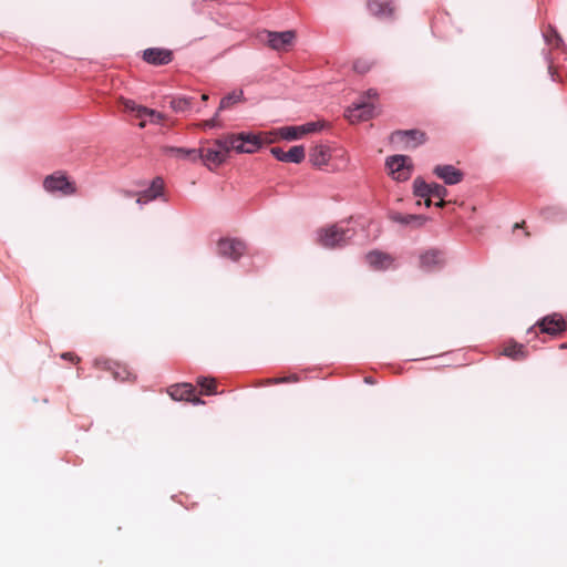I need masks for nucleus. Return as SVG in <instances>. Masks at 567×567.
Returning a JSON list of instances; mask_svg holds the SVG:
<instances>
[{"mask_svg": "<svg viewBox=\"0 0 567 567\" xmlns=\"http://www.w3.org/2000/svg\"><path fill=\"white\" fill-rule=\"evenodd\" d=\"M355 235L349 221H340L317 230V243L324 248H339L347 245Z\"/></svg>", "mask_w": 567, "mask_h": 567, "instance_id": "nucleus-1", "label": "nucleus"}, {"mask_svg": "<svg viewBox=\"0 0 567 567\" xmlns=\"http://www.w3.org/2000/svg\"><path fill=\"white\" fill-rule=\"evenodd\" d=\"M227 142L228 135L224 138L214 141L212 146L199 148V159L203 161L205 166L209 169H214L226 161L228 153L231 150L230 144Z\"/></svg>", "mask_w": 567, "mask_h": 567, "instance_id": "nucleus-2", "label": "nucleus"}, {"mask_svg": "<svg viewBox=\"0 0 567 567\" xmlns=\"http://www.w3.org/2000/svg\"><path fill=\"white\" fill-rule=\"evenodd\" d=\"M227 143L238 153H254L261 146L264 140L261 135L240 133L228 135Z\"/></svg>", "mask_w": 567, "mask_h": 567, "instance_id": "nucleus-3", "label": "nucleus"}, {"mask_svg": "<svg viewBox=\"0 0 567 567\" xmlns=\"http://www.w3.org/2000/svg\"><path fill=\"white\" fill-rule=\"evenodd\" d=\"M43 187L49 193L60 192L64 196L76 193L75 184L70 182L65 174L61 172L48 175L43 181Z\"/></svg>", "mask_w": 567, "mask_h": 567, "instance_id": "nucleus-4", "label": "nucleus"}, {"mask_svg": "<svg viewBox=\"0 0 567 567\" xmlns=\"http://www.w3.org/2000/svg\"><path fill=\"white\" fill-rule=\"evenodd\" d=\"M426 140L425 132L421 130H399L390 136L391 143L402 145L404 148H416L425 143Z\"/></svg>", "mask_w": 567, "mask_h": 567, "instance_id": "nucleus-5", "label": "nucleus"}, {"mask_svg": "<svg viewBox=\"0 0 567 567\" xmlns=\"http://www.w3.org/2000/svg\"><path fill=\"white\" fill-rule=\"evenodd\" d=\"M375 116V105L367 100H360L344 111V117L352 124L368 121Z\"/></svg>", "mask_w": 567, "mask_h": 567, "instance_id": "nucleus-6", "label": "nucleus"}, {"mask_svg": "<svg viewBox=\"0 0 567 567\" xmlns=\"http://www.w3.org/2000/svg\"><path fill=\"white\" fill-rule=\"evenodd\" d=\"M265 34L267 45L276 51H287L296 40V32L293 30L282 32L266 31Z\"/></svg>", "mask_w": 567, "mask_h": 567, "instance_id": "nucleus-7", "label": "nucleus"}, {"mask_svg": "<svg viewBox=\"0 0 567 567\" xmlns=\"http://www.w3.org/2000/svg\"><path fill=\"white\" fill-rule=\"evenodd\" d=\"M94 365L97 369L110 371L114 380L117 381H128L132 377H134L126 365L111 361L109 359L97 358L94 360Z\"/></svg>", "mask_w": 567, "mask_h": 567, "instance_id": "nucleus-8", "label": "nucleus"}, {"mask_svg": "<svg viewBox=\"0 0 567 567\" xmlns=\"http://www.w3.org/2000/svg\"><path fill=\"white\" fill-rule=\"evenodd\" d=\"M410 157L405 155H394L386 159V166L392 177L396 181H405L411 175V167L408 165Z\"/></svg>", "mask_w": 567, "mask_h": 567, "instance_id": "nucleus-9", "label": "nucleus"}, {"mask_svg": "<svg viewBox=\"0 0 567 567\" xmlns=\"http://www.w3.org/2000/svg\"><path fill=\"white\" fill-rule=\"evenodd\" d=\"M196 389L190 383H179L167 389L168 395L175 401H188L194 404L204 403L196 394Z\"/></svg>", "mask_w": 567, "mask_h": 567, "instance_id": "nucleus-10", "label": "nucleus"}, {"mask_svg": "<svg viewBox=\"0 0 567 567\" xmlns=\"http://www.w3.org/2000/svg\"><path fill=\"white\" fill-rule=\"evenodd\" d=\"M218 254L223 257L238 260L245 252L246 246L238 239H221L218 241Z\"/></svg>", "mask_w": 567, "mask_h": 567, "instance_id": "nucleus-11", "label": "nucleus"}, {"mask_svg": "<svg viewBox=\"0 0 567 567\" xmlns=\"http://www.w3.org/2000/svg\"><path fill=\"white\" fill-rule=\"evenodd\" d=\"M537 326L542 333L557 336L566 330L567 322L559 315H553L543 318Z\"/></svg>", "mask_w": 567, "mask_h": 567, "instance_id": "nucleus-12", "label": "nucleus"}, {"mask_svg": "<svg viewBox=\"0 0 567 567\" xmlns=\"http://www.w3.org/2000/svg\"><path fill=\"white\" fill-rule=\"evenodd\" d=\"M143 60L153 65H166L173 60V52L163 48H150L143 52Z\"/></svg>", "mask_w": 567, "mask_h": 567, "instance_id": "nucleus-13", "label": "nucleus"}, {"mask_svg": "<svg viewBox=\"0 0 567 567\" xmlns=\"http://www.w3.org/2000/svg\"><path fill=\"white\" fill-rule=\"evenodd\" d=\"M444 261V252L439 249H430L420 256V267L426 271L441 268Z\"/></svg>", "mask_w": 567, "mask_h": 567, "instance_id": "nucleus-14", "label": "nucleus"}, {"mask_svg": "<svg viewBox=\"0 0 567 567\" xmlns=\"http://www.w3.org/2000/svg\"><path fill=\"white\" fill-rule=\"evenodd\" d=\"M367 6L371 14L380 19L392 18L394 14L393 0H368Z\"/></svg>", "mask_w": 567, "mask_h": 567, "instance_id": "nucleus-15", "label": "nucleus"}, {"mask_svg": "<svg viewBox=\"0 0 567 567\" xmlns=\"http://www.w3.org/2000/svg\"><path fill=\"white\" fill-rule=\"evenodd\" d=\"M271 153L278 161L282 162L300 163L305 158V148L300 145L292 146L289 151H284L280 147H272Z\"/></svg>", "mask_w": 567, "mask_h": 567, "instance_id": "nucleus-16", "label": "nucleus"}, {"mask_svg": "<svg viewBox=\"0 0 567 567\" xmlns=\"http://www.w3.org/2000/svg\"><path fill=\"white\" fill-rule=\"evenodd\" d=\"M433 172L447 185H455L463 179V173L453 165H437Z\"/></svg>", "mask_w": 567, "mask_h": 567, "instance_id": "nucleus-17", "label": "nucleus"}, {"mask_svg": "<svg viewBox=\"0 0 567 567\" xmlns=\"http://www.w3.org/2000/svg\"><path fill=\"white\" fill-rule=\"evenodd\" d=\"M365 260L369 264V266L375 270L386 269L393 262L392 256L379 250H372L368 252L365 255Z\"/></svg>", "mask_w": 567, "mask_h": 567, "instance_id": "nucleus-18", "label": "nucleus"}, {"mask_svg": "<svg viewBox=\"0 0 567 567\" xmlns=\"http://www.w3.org/2000/svg\"><path fill=\"white\" fill-rule=\"evenodd\" d=\"M164 189V182L161 177H156L153 179L151 186L137 194V204H146L158 196L162 195Z\"/></svg>", "mask_w": 567, "mask_h": 567, "instance_id": "nucleus-19", "label": "nucleus"}, {"mask_svg": "<svg viewBox=\"0 0 567 567\" xmlns=\"http://www.w3.org/2000/svg\"><path fill=\"white\" fill-rule=\"evenodd\" d=\"M391 219L401 225L412 226L414 228L422 227L427 220V218L423 215H415V214L404 215V214H400V213L392 214Z\"/></svg>", "mask_w": 567, "mask_h": 567, "instance_id": "nucleus-20", "label": "nucleus"}, {"mask_svg": "<svg viewBox=\"0 0 567 567\" xmlns=\"http://www.w3.org/2000/svg\"><path fill=\"white\" fill-rule=\"evenodd\" d=\"M330 157V148L326 145H316L309 154L310 162L317 167L327 165Z\"/></svg>", "mask_w": 567, "mask_h": 567, "instance_id": "nucleus-21", "label": "nucleus"}, {"mask_svg": "<svg viewBox=\"0 0 567 567\" xmlns=\"http://www.w3.org/2000/svg\"><path fill=\"white\" fill-rule=\"evenodd\" d=\"M164 152L167 154H172L179 158H185L190 162H196L199 159V148H183V147H173V146H166L164 147Z\"/></svg>", "mask_w": 567, "mask_h": 567, "instance_id": "nucleus-22", "label": "nucleus"}, {"mask_svg": "<svg viewBox=\"0 0 567 567\" xmlns=\"http://www.w3.org/2000/svg\"><path fill=\"white\" fill-rule=\"evenodd\" d=\"M120 103L125 112L132 113L136 118L144 120L145 117H148V113H144L142 110L151 111V109L138 105L133 100L123 97L120 100Z\"/></svg>", "mask_w": 567, "mask_h": 567, "instance_id": "nucleus-23", "label": "nucleus"}, {"mask_svg": "<svg viewBox=\"0 0 567 567\" xmlns=\"http://www.w3.org/2000/svg\"><path fill=\"white\" fill-rule=\"evenodd\" d=\"M430 187L431 184L425 183L422 178H416L413 182L414 195L424 198L426 207H430L432 204V200L430 199Z\"/></svg>", "mask_w": 567, "mask_h": 567, "instance_id": "nucleus-24", "label": "nucleus"}, {"mask_svg": "<svg viewBox=\"0 0 567 567\" xmlns=\"http://www.w3.org/2000/svg\"><path fill=\"white\" fill-rule=\"evenodd\" d=\"M503 354L513 360H523L527 355L525 347L516 342L507 343L503 349Z\"/></svg>", "mask_w": 567, "mask_h": 567, "instance_id": "nucleus-25", "label": "nucleus"}, {"mask_svg": "<svg viewBox=\"0 0 567 567\" xmlns=\"http://www.w3.org/2000/svg\"><path fill=\"white\" fill-rule=\"evenodd\" d=\"M244 101V92L241 90L234 91L221 99L218 107V112L228 110L235 104Z\"/></svg>", "mask_w": 567, "mask_h": 567, "instance_id": "nucleus-26", "label": "nucleus"}, {"mask_svg": "<svg viewBox=\"0 0 567 567\" xmlns=\"http://www.w3.org/2000/svg\"><path fill=\"white\" fill-rule=\"evenodd\" d=\"M197 385L200 386L202 394L212 395L216 393V379L210 377H198L196 380Z\"/></svg>", "mask_w": 567, "mask_h": 567, "instance_id": "nucleus-27", "label": "nucleus"}, {"mask_svg": "<svg viewBox=\"0 0 567 567\" xmlns=\"http://www.w3.org/2000/svg\"><path fill=\"white\" fill-rule=\"evenodd\" d=\"M169 104H171V107L175 112H178V113L186 112V111H189L192 109L193 99L192 97H187V96H178V97L172 99Z\"/></svg>", "mask_w": 567, "mask_h": 567, "instance_id": "nucleus-28", "label": "nucleus"}, {"mask_svg": "<svg viewBox=\"0 0 567 567\" xmlns=\"http://www.w3.org/2000/svg\"><path fill=\"white\" fill-rule=\"evenodd\" d=\"M373 65V61L368 58H358L353 63V70L358 73L364 74Z\"/></svg>", "mask_w": 567, "mask_h": 567, "instance_id": "nucleus-29", "label": "nucleus"}, {"mask_svg": "<svg viewBox=\"0 0 567 567\" xmlns=\"http://www.w3.org/2000/svg\"><path fill=\"white\" fill-rule=\"evenodd\" d=\"M446 195H447V189L444 186L436 184V183L431 184L430 198L435 197V198L442 199Z\"/></svg>", "mask_w": 567, "mask_h": 567, "instance_id": "nucleus-30", "label": "nucleus"}, {"mask_svg": "<svg viewBox=\"0 0 567 567\" xmlns=\"http://www.w3.org/2000/svg\"><path fill=\"white\" fill-rule=\"evenodd\" d=\"M280 135L286 140H296L302 134L300 133V127H282Z\"/></svg>", "mask_w": 567, "mask_h": 567, "instance_id": "nucleus-31", "label": "nucleus"}, {"mask_svg": "<svg viewBox=\"0 0 567 567\" xmlns=\"http://www.w3.org/2000/svg\"><path fill=\"white\" fill-rule=\"evenodd\" d=\"M299 379L296 374H292L287 378H272V379H266L262 384L270 385V384H279L282 382H297Z\"/></svg>", "mask_w": 567, "mask_h": 567, "instance_id": "nucleus-32", "label": "nucleus"}, {"mask_svg": "<svg viewBox=\"0 0 567 567\" xmlns=\"http://www.w3.org/2000/svg\"><path fill=\"white\" fill-rule=\"evenodd\" d=\"M142 112L148 113L150 121L155 124H159V123L164 122L166 118L163 113H159L152 109H151V111L142 110Z\"/></svg>", "mask_w": 567, "mask_h": 567, "instance_id": "nucleus-33", "label": "nucleus"}, {"mask_svg": "<svg viewBox=\"0 0 567 567\" xmlns=\"http://www.w3.org/2000/svg\"><path fill=\"white\" fill-rule=\"evenodd\" d=\"M546 37V40L549 44L558 48L560 42H561V38L559 37V34H557L556 32H551V33H548L545 35Z\"/></svg>", "mask_w": 567, "mask_h": 567, "instance_id": "nucleus-34", "label": "nucleus"}, {"mask_svg": "<svg viewBox=\"0 0 567 567\" xmlns=\"http://www.w3.org/2000/svg\"><path fill=\"white\" fill-rule=\"evenodd\" d=\"M316 130H317V124L316 123H308L306 125L300 126V133L301 134L315 132Z\"/></svg>", "mask_w": 567, "mask_h": 567, "instance_id": "nucleus-35", "label": "nucleus"}, {"mask_svg": "<svg viewBox=\"0 0 567 567\" xmlns=\"http://www.w3.org/2000/svg\"><path fill=\"white\" fill-rule=\"evenodd\" d=\"M379 96L378 92L374 89H370L364 93V96L361 100H377Z\"/></svg>", "mask_w": 567, "mask_h": 567, "instance_id": "nucleus-36", "label": "nucleus"}, {"mask_svg": "<svg viewBox=\"0 0 567 567\" xmlns=\"http://www.w3.org/2000/svg\"><path fill=\"white\" fill-rule=\"evenodd\" d=\"M216 115H218V113ZM216 125H217V116H215V117H213L210 120L205 121L204 124H203L204 127H214Z\"/></svg>", "mask_w": 567, "mask_h": 567, "instance_id": "nucleus-37", "label": "nucleus"}, {"mask_svg": "<svg viewBox=\"0 0 567 567\" xmlns=\"http://www.w3.org/2000/svg\"><path fill=\"white\" fill-rule=\"evenodd\" d=\"M62 358L73 361V362H79V360H80L74 353H71V352L63 353Z\"/></svg>", "mask_w": 567, "mask_h": 567, "instance_id": "nucleus-38", "label": "nucleus"}, {"mask_svg": "<svg viewBox=\"0 0 567 567\" xmlns=\"http://www.w3.org/2000/svg\"><path fill=\"white\" fill-rule=\"evenodd\" d=\"M553 212H554V208H551V207H547V208H544V209L542 210V215H543L545 218H547V217L549 216V214H551Z\"/></svg>", "mask_w": 567, "mask_h": 567, "instance_id": "nucleus-39", "label": "nucleus"}, {"mask_svg": "<svg viewBox=\"0 0 567 567\" xmlns=\"http://www.w3.org/2000/svg\"><path fill=\"white\" fill-rule=\"evenodd\" d=\"M524 226H525V221H524V220H522L520 223H516V224L514 225V229L524 228Z\"/></svg>", "mask_w": 567, "mask_h": 567, "instance_id": "nucleus-40", "label": "nucleus"}, {"mask_svg": "<svg viewBox=\"0 0 567 567\" xmlns=\"http://www.w3.org/2000/svg\"><path fill=\"white\" fill-rule=\"evenodd\" d=\"M445 204H446V203H445L444 198H442V199H440L435 205H436L437 207H444V206H445Z\"/></svg>", "mask_w": 567, "mask_h": 567, "instance_id": "nucleus-41", "label": "nucleus"}, {"mask_svg": "<svg viewBox=\"0 0 567 567\" xmlns=\"http://www.w3.org/2000/svg\"><path fill=\"white\" fill-rule=\"evenodd\" d=\"M138 126H140L141 128H144V127L146 126V122H145V120H141V122L138 123Z\"/></svg>", "mask_w": 567, "mask_h": 567, "instance_id": "nucleus-42", "label": "nucleus"}, {"mask_svg": "<svg viewBox=\"0 0 567 567\" xmlns=\"http://www.w3.org/2000/svg\"><path fill=\"white\" fill-rule=\"evenodd\" d=\"M549 72L551 74V78L555 80V73H554V68L553 65H549Z\"/></svg>", "mask_w": 567, "mask_h": 567, "instance_id": "nucleus-43", "label": "nucleus"}, {"mask_svg": "<svg viewBox=\"0 0 567 567\" xmlns=\"http://www.w3.org/2000/svg\"><path fill=\"white\" fill-rule=\"evenodd\" d=\"M208 100V95L207 94H203L202 95V101L206 102Z\"/></svg>", "mask_w": 567, "mask_h": 567, "instance_id": "nucleus-44", "label": "nucleus"}, {"mask_svg": "<svg viewBox=\"0 0 567 567\" xmlns=\"http://www.w3.org/2000/svg\"><path fill=\"white\" fill-rule=\"evenodd\" d=\"M560 348H561V349L567 348V343H566V344H561V346H560Z\"/></svg>", "mask_w": 567, "mask_h": 567, "instance_id": "nucleus-45", "label": "nucleus"}]
</instances>
